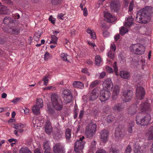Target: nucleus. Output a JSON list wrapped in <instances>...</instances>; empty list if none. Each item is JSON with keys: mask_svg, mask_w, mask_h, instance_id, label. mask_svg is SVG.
Here are the masks:
<instances>
[{"mask_svg": "<svg viewBox=\"0 0 153 153\" xmlns=\"http://www.w3.org/2000/svg\"><path fill=\"white\" fill-rule=\"evenodd\" d=\"M139 109L142 112L137 114L136 117V123L138 124L143 126L147 125L151 120L150 115L148 113L144 114L143 112L144 111L149 112L151 111L149 104L146 102L141 103Z\"/></svg>", "mask_w": 153, "mask_h": 153, "instance_id": "f257e3e1", "label": "nucleus"}, {"mask_svg": "<svg viewBox=\"0 0 153 153\" xmlns=\"http://www.w3.org/2000/svg\"><path fill=\"white\" fill-rule=\"evenodd\" d=\"M148 10L143 8L140 9L137 13L136 20L138 23L146 24L148 22Z\"/></svg>", "mask_w": 153, "mask_h": 153, "instance_id": "f03ea898", "label": "nucleus"}, {"mask_svg": "<svg viewBox=\"0 0 153 153\" xmlns=\"http://www.w3.org/2000/svg\"><path fill=\"white\" fill-rule=\"evenodd\" d=\"M51 101L52 105L53 108L57 111H59L62 108V104L58 95L54 93L51 96Z\"/></svg>", "mask_w": 153, "mask_h": 153, "instance_id": "7ed1b4c3", "label": "nucleus"}, {"mask_svg": "<svg viewBox=\"0 0 153 153\" xmlns=\"http://www.w3.org/2000/svg\"><path fill=\"white\" fill-rule=\"evenodd\" d=\"M130 51L137 55L142 54L145 51V47L140 44H132L130 47Z\"/></svg>", "mask_w": 153, "mask_h": 153, "instance_id": "20e7f679", "label": "nucleus"}, {"mask_svg": "<svg viewBox=\"0 0 153 153\" xmlns=\"http://www.w3.org/2000/svg\"><path fill=\"white\" fill-rule=\"evenodd\" d=\"M97 126L95 123H93L92 121L90 123L88 126L86 127L85 134L88 138H92L95 134Z\"/></svg>", "mask_w": 153, "mask_h": 153, "instance_id": "39448f33", "label": "nucleus"}, {"mask_svg": "<svg viewBox=\"0 0 153 153\" xmlns=\"http://www.w3.org/2000/svg\"><path fill=\"white\" fill-rule=\"evenodd\" d=\"M84 137H80L79 140L75 142L74 146V149L76 152H82L85 143Z\"/></svg>", "mask_w": 153, "mask_h": 153, "instance_id": "423d86ee", "label": "nucleus"}, {"mask_svg": "<svg viewBox=\"0 0 153 153\" xmlns=\"http://www.w3.org/2000/svg\"><path fill=\"white\" fill-rule=\"evenodd\" d=\"M111 95V93L109 91L102 90H101L100 93V99L102 102H104L108 100Z\"/></svg>", "mask_w": 153, "mask_h": 153, "instance_id": "0eeeda50", "label": "nucleus"}, {"mask_svg": "<svg viewBox=\"0 0 153 153\" xmlns=\"http://www.w3.org/2000/svg\"><path fill=\"white\" fill-rule=\"evenodd\" d=\"M144 88L141 87H137L136 89V96L139 100L143 99L146 94Z\"/></svg>", "mask_w": 153, "mask_h": 153, "instance_id": "6e6552de", "label": "nucleus"}, {"mask_svg": "<svg viewBox=\"0 0 153 153\" xmlns=\"http://www.w3.org/2000/svg\"><path fill=\"white\" fill-rule=\"evenodd\" d=\"M53 151L55 153H64V146L59 143H56L53 146Z\"/></svg>", "mask_w": 153, "mask_h": 153, "instance_id": "1a4fd4ad", "label": "nucleus"}, {"mask_svg": "<svg viewBox=\"0 0 153 153\" xmlns=\"http://www.w3.org/2000/svg\"><path fill=\"white\" fill-rule=\"evenodd\" d=\"M133 92L131 90L124 91L123 93V96L124 97L123 100L125 102H128L132 98Z\"/></svg>", "mask_w": 153, "mask_h": 153, "instance_id": "9d476101", "label": "nucleus"}, {"mask_svg": "<svg viewBox=\"0 0 153 153\" xmlns=\"http://www.w3.org/2000/svg\"><path fill=\"white\" fill-rule=\"evenodd\" d=\"M120 7V2L117 0H112L111 4V8L114 11H117Z\"/></svg>", "mask_w": 153, "mask_h": 153, "instance_id": "9b49d317", "label": "nucleus"}, {"mask_svg": "<svg viewBox=\"0 0 153 153\" xmlns=\"http://www.w3.org/2000/svg\"><path fill=\"white\" fill-rule=\"evenodd\" d=\"M104 16L105 20L109 23H112L116 19V18L114 16H112L109 13H105Z\"/></svg>", "mask_w": 153, "mask_h": 153, "instance_id": "f8f14e48", "label": "nucleus"}, {"mask_svg": "<svg viewBox=\"0 0 153 153\" xmlns=\"http://www.w3.org/2000/svg\"><path fill=\"white\" fill-rule=\"evenodd\" d=\"M108 136V131L106 129H104L101 131L100 132V139L103 142H105L107 140Z\"/></svg>", "mask_w": 153, "mask_h": 153, "instance_id": "ddd939ff", "label": "nucleus"}, {"mask_svg": "<svg viewBox=\"0 0 153 153\" xmlns=\"http://www.w3.org/2000/svg\"><path fill=\"white\" fill-rule=\"evenodd\" d=\"M120 90V88L118 85H115L114 88V90L112 95V99L115 100L118 96Z\"/></svg>", "mask_w": 153, "mask_h": 153, "instance_id": "4468645a", "label": "nucleus"}, {"mask_svg": "<svg viewBox=\"0 0 153 153\" xmlns=\"http://www.w3.org/2000/svg\"><path fill=\"white\" fill-rule=\"evenodd\" d=\"M102 85L103 87L106 88H112L113 86V84L111 79L108 78L105 80Z\"/></svg>", "mask_w": 153, "mask_h": 153, "instance_id": "2eb2a0df", "label": "nucleus"}, {"mask_svg": "<svg viewBox=\"0 0 153 153\" xmlns=\"http://www.w3.org/2000/svg\"><path fill=\"white\" fill-rule=\"evenodd\" d=\"M3 23L8 26H11L14 25L13 21L8 16L5 17L3 20Z\"/></svg>", "mask_w": 153, "mask_h": 153, "instance_id": "dca6fc26", "label": "nucleus"}, {"mask_svg": "<svg viewBox=\"0 0 153 153\" xmlns=\"http://www.w3.org/2000/svg\"><path fill=\"white\" fill-rule=\"evenodd\" d=\"M146 135L148 140H153V126L150 127L146 133Z\"/></svg>", "mask_w": 153, "mask_h": 153, "instance_id": "f3484780", "label": "nucleus"}, {"mask_svg": "<svg viewBox=\"0 0 153 153\" xmlns=\"http://www.w3.org/2000/svg\"><path fill=\"white\" fill-rule=\"evenodd\" d=\"M98 95L99 94L97 90L95 89L93 90L90 94V100L93 101L95 100L98 97Z\"/></svg>", "mask_w": 153, "mask_h": 153, "instance_id": "a211bd4d", "label": "nucleus"}, {"mask_svg": "<svg viewBox=\"0 0 153 153\" xmlns=\"http://www.w3.org/2000/svg\"><path fill=\"white\" fill-rule=\"evenodd\" d=\"M65 137L66 140L68 143L71 142V130L69 128H67L65 132Z\"/></svg>", "mask_w": 153, "mask_h": 153, "instance_id": "6ab92c4d", "label": "nucleus"}, {"mask_svg": "<svg viewBox=\"0 0 153 153\" xmlns=\"http://www.w3.org/2000/svg\"><path fill=\"white\" fill-rule=\"evenodd\" d=\"M126 22H125L124 25L126 27H130L134 24V19L132 16H128L126 18Z\"/></svg>", "mask_w": 153, "mask_h": 153, "instance_id": "aec40b11", "label": "nucleus"}, {"mask_svg": "<svg viewBox=\"0 0 153 153\" xmlns=\"http://www.w3.org/2000/svg\"><path fill=\"white\" fill-rule=\"evenodd\" d=\"M45 127V132L48 134H50L52 131V126L50 122L49 121L47 122Z\"/></svg>", "mask_w": 153, "mask_h": 153, "instance_id": "412c9836", "label": "nucleus"}, {"mask_svg": "<svg viewBox=\"0 0 153 153\" xmlns=\"http://www.w3.org/2000/svg\"><path fill=\"white\" fill-rule=\"evenodd\" d=\"M137 105L135 104L131 105L128 109V113L131 114H133L136 113L137 112Z\"/></svg>", "mask_w": 153, "mask_h": 153, "instance_id": "4be33fe9", "label": "nucleus"}, {"mask_svg": "<svg viewBox=\"0 0 153 153\" xmlns=\"http://www.w3.org/2000/svg\"><path fill=\"white\" fill-rule=\"evenodd\" d=\"M9 10L4 5H0V14H7L9 13Z\"/></svg>", "mask_w": 153, "mask_h": 153, "instance_id": "5701e85b", "label": "nucleus"}, {"mask_svg": "<svg viewBox=\"0 0 153 153\" xmlns=\"http://www.w3.org/2000/svg\"><path fill=\"white\" fill-rule=\"evenodd\" d=\"M124 131L123 129H121L120 131L117 130L115 133V136L116 137L122 138L124 136Z\"/></svg>", "mask_w": 153, "mask_h": 153, "instance_id": "b1692460", "label": "nucleus"}, {"mask_svg": "<svg viewBox=\"0 0 153 153\" xmlns=\"http://www.w3.org/2000/svg\"><path fill=\"white\" fill-rule=\"evenodd\" d=\"M73 85L74 87L80 89H82L84 87L83 84L79 81H74L73 83Z\"/></svg>", "mask_w": 153, "mask_h": 153, "instance_id": "393cba45", "label": "nucleus"}, {"mask_svg": "<svg viewBox=\"0 0 153 153\" xmlns=\"http://www.w3.org/2000/svg\"><path fill=\"white\" fill-rule=\"evenodd\" d=\"M113 109L114 111H120L123 109V108L122 107V104L120 103L115 104L113 107Z\"/></svg>", "mask_w": 153, "mask_h": 153, "instance_id": "a878e982", "label": "nucleus"}, {"mask_svg": "<svg viewBox=\"0 0 153 153\" xmlns=\"http://www.w3.org/2000/svg\"><path fill=\"white\" fill-rule=\"evenodd\" d=\"M120 74L121 77L125 79H128L130 76V74L128 72L124 71H120Z\"/></svg>", "mask_w": 153, "mask_h": 153, "instance_id": "bb28decb", "label": "nucleus"}, {"mask_svg": "<svg viewBox=\"0 0 153 153\" xmlns=\"http://www.w3.org/2000/svg\"><path fill=\"white\" fill-rule=\"evenodd\" d=\"M41 108L38 107L37 105H35L32 108L33 113L36 115H39L40 114V109Z\"/></svg>", "mask_w": 153, "mask_h": 153, "instance_id": "cd10ccee", "label": "nucleus"}, {"mask_svg": "<svg viewBox=\"0 0 153 153\" xmlns=\"http://www.w3.org/2000/svg\"><path fill=\"white\" fill-rule=\"evenodd\" d=\"M19 153H32V152L28 148L22 147L19 150Z\"/></svg>", "mask_w": 153, "mask_h": 153, "instance_id": "c85d7f7f", "label": "nucleus"}, {"mask_svg": "<svg viewBox=\"0 0 153 153\" xmlns=\"http://www.w3.org/2000/svg\"><path fill=\"white\" fill-rule=\"evenodd\" d=\"M134 122L133 121L130 122L129 124L128 131L129 133L131 134L132 132L133 128L134 127Z\"/></svg>", "mask_w": 153, "mask_h": 153, "instance_id": "c756f323", "label": "nucleus"}, {"mask_svg": "<svg viewBox=\"0 0 153 153\" xmlns=\"http://www.w3.org/2000/svg\"><path fill=\"white\" fill-rule=\"evenodd\" d=\"M87 32L90 34L91 38L94 39H96V35L94 31L91 30L90 28H88L87 30Z\"/></svg>", "mask_w": 153, "mask_h": 153, "instance_id": "7c9ffc66", "label": "nucleus"}, {"mask_svg": "<svg viewBox=\"0 0 153 153\" xmlns=\"http://www.w3.org/2000/svg\"><path fill=\"white\" fill-rule=\"evenodd\" d=\"M19 30L18 28L14 27L12 28L11 27V29L10 30V33L18 35L19 33Z\"/></svg>", "mask_w": 153, "mask_h": 153, "instance_id": "2f4dec72", "label": "nucleus"}, {"mask_svg": "<svg viewBox=\"0 0 153 153\" xmlns=\"http://www.w3.org/2000/svg\"><path fill=\"white\" fill-rule=\"evenodd\" d=\"M63 98L66 103L70 102L72 100V94L68 96H63Z\"/></svg>", "mask_w": 153, "mask_h": 153, "instance_id": "473e14b6", "label": "nucleus"}, {"mask_svg": "<svg viewBox=\"0 0 153 153\" xmlns=\"http://www.w3.org/2000/svg\"><path fill=\"white\" fill-rule=\"evenodd\" d=\"M51 40L50 41V43H53L54 45H56L58 38L55 35H53L51 36Z\"/></svg>", "mask_w": 153, "mask_h": 153, "instance_id": "72a5a7b5", "label": "nucleus"}, {"mask_svg": "<svg viewBox=\"0 0 153 153\" xmlns=\"http://www.w3.org/2000/svg\"><path fill=\"white\" fill-rule=\"evenodd\" d=\"M128 31V30L127 27H122L121 29L120 30V33L121 35H123L127 33Z\"/></svg>", "mask_w": 153, "mask_h": 153, "instance_id": "f704fd0d", "label": "nucleus"}, {"mask_svg": "<svg viewBox=\"0 0 153 153\" xmlns=\"http://www.w3.org/2000/svg\"><path fill=\"white\" fill-rule=\"evenodd\" d=\"M43 101L42 99H38L37 100L36 104L38 107L42 108L43 106Z\"/></svg>", "mask_w": 153, "mask_h": 153, "instance_id": "c9c22d12", "label": "nucleus"}, {"mask_svg": "<svg viewBox=\"0 0 153 153\" xmlns=\"http://www.w3.org/2000/svg\"><path fill=\"white\" fill-rule=\"evenodd\" d=\"M100 83L99 81L97 80L94 81L92 82L90 85V88H92L95 87L99 85Z\"/></svg>", "mask_w": 153, "mask_h": 153, "instance_id": "e433bc0d", "label": "nucleus"}, {"mask_svg": "<svg viewBox=\"0 0 153 153\" xmlns=\"http://www.w3.org/2000/svg\"><path fill=\"white\" fill-rule=\"evenodd\" d=\"M114 117L112 114L108 115L106 119V121L108 123H111L114 121Z\"/></svg>", "mask_w": 153, "mask_h": 153, "instance_id": "4c0bfd02", "label": "nucleus"}, {"mask_svg": "<svg viewBox=\"0 0 153 153\" xmlns=\"http://www.w3.org/2000/svg\"><path fill=\"white\" fill-rule=\"evenodd\" d=\"M68 56L67 53H62L60 55V57L64 61H66L69 62V61L67 60V56Z\"/></svg>", "mask_w": 153, "mask_h": 153, "instance_id": "58836bf2", "label": "nucleus"}, {"mask_svg": "<svg viewBox=\"0 0 153 153\" xmlns=\"http://www.w3.org/2000/svg\"><path fill=\"white\" fill-rule=\"evenodd\" d=\"M107 56L111 59H113L114 57V52L111 50H110L107 53Z\"/></svg>", "mask_w": 153, "mask_h": 153, "instance_id": "ea45409f", "label": "nucleus"}, {"mask_svg": "<svg viewBox=\"0 0 153 153\" xmlns=\"http://www.w3.org/2000/svg\"><path fill=\"white\" fill-rule=\"evenodd\" d=\"M95 63L96 65H99L101 61V59L100 56H97L95 57Z\"/></svg>", "mask_w": 153, "mask_h": 153, "instance_id": "a19ab883", "label": "nucleus"}, {"mask_svg": "<svg viewBox=\"0 0 153 153\" xmlns=\"http://www.w3.org/2000/svg\"><path fill=\"white\" fill-rule=\"evenodd\" d=\"M63 96H68L71 94V91L68 89H65L63 91Z\"/></svg>", "mask_w": 153, "mask_h": 153, "instance_id": "79ce46f5", "label": "nucleus"}, {"mask_svg": "<svg viewBox=\"0 0 153 153\" xmlns=\"http://www.w3.org/2000/svg\"><path fill=\"white\" fill-rule=\"evenodd\" d=\"M141 149V147L138 146H136L134 149V153H142V152L140 150Z\"/></svg>", "mask_w": 153, "mask_h": 153, "instance_id": "37998d69", "label": "nucleus"}, {"mask_svg": "<svg viewBox=\"0 0 153 153\" xmlns=\"http://www.w3.org/2000/svg\"><path fill=\"white\" fill-rule=\"evenodd\" d=\"M119 149L113 148H111L110 149L108 153H119Z\"/></svg>", "mask_w": 153, "mask_h": 153, "instance_id": "c03bdc74", "label": "nucleus"}, {"mask_svg": "<svg viewBox=\"0 0 153 153\" xmlns=\"http://www.w3.org/2000/svg\"><path fill=\"white\" fill-rule=\"evenodd\" d=\"M51 3L53 5H57L59 4L62 0H51Z\"/></svg>", "mask_w": 153, "mask_h": 153, "instance_id": "a18cd8bd", "label": "nucleus"}, {"mask_svg": "<svg viewBox=\"0 0 153 153\" xmlns=\"http://www.w3.org/2000/svg\"><path fill=\"white\" fill-rule=\"evenodd\" d=\"M42 80L44 81V84L46 85L48 82V76H45L43 78Z\"/></svg>", "mask_w": 153, "mask_h": 153, "instance_id": "49530a36", "label": "nucleus"}, {"mask_svg": "<svg viewBox=\"0 0 153 153\" xmlns=\"http://www.w3.org/2000/svg\"><path fill=\"white\" fill-rule=\"evenodd\" d=\"M131 148L130 145H128L126 147L125 153H130L131 151Z\"/></svg>", "mask_w": 153, "mask_h": 153, "instance_id": "de8ad7c7", "label": "nucleus"}, {"mask_svg": "<svg viewBox=\"0 0 153 153\" xmlns=\"http://www.w3.org/2000/svg\"><path fill=\"white\" fill-rule=\"evenodd\" d=\"M81 72H82L87 75L88 76H89L90 75V74L88 71L87 68H82V69Z\"/></svg>", "mask_w": 153, "mask_h": 153, "instance_id": "09e8293b", "label": "nucleus"}, {"mask_svg": "<svg viewBox=\"0 0 153 153\" xmlns=\"http://www.w3.org/2000/svg\"><path fill=\"white\" fill-rule=\"evenodd\" d=\"M51 57V54H50L48 52H46L44 55V59L45 60H46L50 58Z\"/></svg>", "mask_w": 153, "mask_h": 153, "instance_id": "8fccbe9b", "label": "nucleus"}, {"mask_svg": "<svg viewBox=\"0 0 153 153\" xmlns=\"http://www.w3.org/2000/svg\"><path fill=\"white\" fill-rule=\"evenodd\" d=\"M48 112L50 114H53L54 112V110L51 107L48 106L47 107Z\"/></svg>", "mask_w": 153, "mask_h": 153, "instance_id": "3c124183", "label": "nucleus"}, {"mask_svg": "<svg viewBox=\"0 0 153 153\" xmlns=\"http://www.w3.org/2000/svg\"><path fill=\"white\" fill-rule=\"evenodd\" d=\"M40 36L41 35L39 34L38 33H36L34 35V39L35 41H39V39L40 37Z\"/></svg>", "mask_w": 153, "mask_h": 153, "instance_id": "603ef678", "label": "nucleus"}, {"mask_svg": "<svg viewBox=\"0 0 153 153\" xmlns=\"http://www.w3.org/2000/svg\"><path fill=\"white\" fill-rule=\"evenodd\" d=\"M65 15V13H59L57 17L58 19L63 20L64 19V16Z\"/></svg>", "mask_w": 153, "mask_h": 153, "instance_id": "864d4df0", "label": "nucleus"}, {"mask_svg": "<svg viewBox=\"0 0 153 153\" xmlns=\"http://www.w3.org/2000/svg\"><path fill=\"white\" fill-rule=\"evenodd\" d=\"M116 48L115 44H111L110 46V50L111 51L114 52L116 50Z\"/></svg>", "mask_w": 153, "mask_h": 153, "instance_id": "5fc2aeb1", "label": "nucleus"}, {"mask_svg": "<svg viewBox=\"0 0 153 153\" xmlns=\"http://www.w3.org/2000/svg\"><path fill=\"white\" fill-rule=\"evenodd\" d=\"M84 114V111L83 110H81L80 111L79 118L80 120H82Z\"/></svg>", "mask_w": 153, "mask_h": 153, "instance_id": "6e6d98bb", "label": "nucleus"}, {"mask_svg": "<svg viewBox=\"0 0 153 153\" xmlns=\"http://www.w3.org/2000/svg\"><path fill=\"white\" fill-rule=\"evenodd\" d=\"M96 141H94L92 142L90 146V148L91 149H95L96 147Z\"/></svg>", "mask_w": 153, "mask_h": 153, "instance_id": "4d7b16f0", "label": "nucleus"}, {"mask_svg": "<svg viewBox=\"0 0 153 153\" xmlns=\"http://www.w3.org/2000/svg\"><path fill=\"white\" fill-rule=\"evenodd\" d=\"M3 30L5 32H6L8 33H10V30L11 29V27L8 28L6 27H4L2 28Z\"/></svg>", "mask_w": 153, "mask_h": 153, "instance_id": "13d9d810", "label": "nucleus"}, {"mask_svg": "<svg viewBox=\"0 0 153 153\" xmlns=\"http://www.w3.org/2000/svg\"><path fill=\"white\" fill-rule=\"evenodd\" d=\"M117 63L116 62H114L113 66V67L114 68V71L115 72L116 74H117V72L118 71V68L117 66Z\"/></svg>", "mask_w": 153, "mask_h": 153, "instance_id": "bf43d9fd", "label": "nucleus"}, {"mask_svg": "<svg viewBox=\"0 0 153 153\" xmlns=\"http://www.w3.org/2000/svg\"><path fill=\"white\" fill-rule=\"evenodd\" d=\"M78 112L77 111V109L76 108H75V110L74 111V119H75L77 118L78 116Z\"/></svg>", "mask_w": 153, "mask_h": 153, "instance_id": "052dcab7", "label": "nucleus"}, {"mask_svg": "<svg viewBox=\"0 0 153 153\" xmlns=\"http://www.w3.org/2000/svg\"><path fill=\"white\" fill-rule=\"evenodd\" d=\"M133 2L131 1L129 4V10L128 11L131 12L132 11L133 9Z\"/></svg>", "mask_w": 153, "mask_h": 153, "instance_id": "680f3d73", "label": "nucleus"}, {"mask_svg": "<svg viewBox=\"0 0 153 153\" xmlns=\"http://www.w3.org/2000/svg\"><path fill=\"white\" fill-rule=\"evenodd\" d=\"M106 74V73L105 72H103L101 73H100L99 78L100 79L103 78L105 76Z\"/></svg>", "mask_w": 153, "mask_h": 153, "instance_id": "e2e57ef3", "label": "nucleus"}, {"mask_svg": "<svg viewBox=\"0 0 153 153\" xmlns=\"http://www.w3.org/2000/svg\"><path fill=\"white\" fill-rule=\"evenodd\" d=\"M43 147L44 149H45V150L48 149V151L50 150V147L48 146L47 143H45L43 145Z\"/></svg>", "mask_w": 153, "mask_h": 153, "instance_id": "0e129e2a", "label": "nucleus"}, {"mask_svg": "<svg viewBox=\"0 0 153 153\" xmlns=\"http://www.w3.org/2000/svg\"><path fill=\"white\" fill-rule=\"evenodd\" d=\"M96 153H106V152L103 149H99L96 151Z\"/></svg>", "mask_w": 153, "mask_h": 153, "instance_id": "69168bd1", "label": "nucleus"}, {"mask_svg": "<svg viewBox=\"0 0 153 153\" xmlns=\"http://www.w3.org/2000/svg\"><path fill=\"white\" fill-rule=\"evenodd\" d=\"M45 89L46 90H54L55 89V87L52 86H49L46 87Z\"/></svg>", "mask_w": 153, "mask_h": 153, "instance_id": "338daca9", "label": "nucleus"}, {"mask_svg": "<svg viewBox=\"0 0 153 153\" xmlns=\"http://www.w3.org/2000/svg\"><path fill=\"white\" fill-rule=\"evenodd\" d=\"M103 35L104 37H106L109 35V33L107 31H104L103 32Z\"/></svg>", "mask_w": 153, "mask_h": 153, "instance_id": "774afa93", "label": "nucleus"}]
</instances>
